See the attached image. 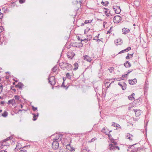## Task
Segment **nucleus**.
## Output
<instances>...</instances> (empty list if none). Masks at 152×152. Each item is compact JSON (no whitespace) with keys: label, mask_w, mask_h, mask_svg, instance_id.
I'll return each mask as SVG.
<instances>
[{"label":"nucleus","mask_w":152,"mask_h":152,"mask_svg":"<svg viewBox=\"0 0 152 152\" xmlns=\"http://www.w3.org/2000/svg\"><path fill=\"white\" fill-rule=\"evenodd\" d=\"M55 135L56 137L53 139V142L52 143V147L53 149L56 150L59 147L58 142L61 140L63 135L59 134H56Z\"/></svg>","instance_id":"f257e3e1"},{"label":"nucleus","mask_w":152,"mask_h":152,"mask_svg":"<svg viewBox=\"0 0 152 152\" xmlns=\"http://www.w3.org/2000/svg\"><path fill=\"white\" fill-rule=\"evenodd\" d=\"M50 83L52 86L56 84V82L55 78L54 76H51L48 78Z\"/></svg>","instance_id":"f03ea898"},{"label":"nucleus","mask_w":152,"mask_h":152,"mask_svg":"<svg viewBox=\"0 0 152 152\" xmlns=\"http://www.w3.org/2000/svg\"><path fill=\"white\" fill-rule=\"evenodd\" d=\"M121 19V18L120 16L119 15L115 16L113 19V21L114 23H117L120 22Z\"/></svg>","instance_id":"7ed1b4c3"},{"label":"nucleus","mask_w":152,"mask_h":152,"mask_svg":"<svg viewBox=\"0 0 152 152\" xmlns=\"http://www.w3.org/2000/svg\"><path fill=\"white\" fill-rule=\"evenodd\" d=\"M126 139H128L130 141H132L133 140L134 136L130 133H127L125 136Z\"/></svg>","instance_id":"20e7f679"},{"label":"nucleus","mask_w":152,"mask_h":152,"mask_svg":"<svg viewBox=\"0 0 152 152\" xmlns=\"http://www.w3.org/2000/svg\"><path fill=\"white\" fill-rule=\"evenodd\" d=\"M75 54L72 52H69L67 53V56L68 58L72 59L75 56Z\"/></svg>","instance_id":"39448f33"},{"label":"nucleus","mask_w":152,"mask_h":152,"mask_svg":"<svg viewBox=\"0 0 152 152\" xmlns=\"http://www.w3.org/2000/svg\"><path fill=\"white\" fill-rule=\"evenodd\" d=\"M113 8L115 13L119 14L121 12V9L119 6H116L113 7Z\"/></svg>","instance_id":"423d86ee"},{"label":"nucleus","mask_w":152,"mask_h":152,"mask_svg":"<svg viewBox=\"0 0 152 152\" xmlns=\"http://www.w3.org/2000/svg\"><path fill=\"white\" fill-rule=\"evenodd\" d=\"M66 148L71 151H75V148L70 144L66 145Z\"/></svg>","instance_id":"0eeeda50"},{"label":"nucleus","mask_w":152,"mask_h":152,"mask_svg":"<svg viewBox=\"0 0 152 152\" xmlns=\"http://www.w3.org/2000/svg\"><path fill=\"white\" fill-rule=\"evenodd\" d=\"M12 137H7V138L5 139L2 142V146H4L5 145H8L7 144L6 141H7L10 140L11 139Z\"/></svg>","instance_id":"6e6552de"},{"label":"nucleus","mask_w":152,"mask_h":152,"mask_svg":"<svg viewBox=\"0 0 152 152\" xmlns=\"http://www.w3.org/2000/svg\"><path fill=\"white\" fill-rule=\"evenodd\" d=\"M66 62H62L59 64V66L60 68L64 70L66 68Z\"/></svg>","instance_id":"1a4fd4ad"},{"label":"nucleus","mask_w":152,"mask_h":152,"mask_svg":"<svg viewBox=\"0 0 152 152\" xmlns=\"http://www.w3.org/2000/svg\"><path fill=\"white\" fill-rule=\"evenodd\" d=\"M134 111L136 117H139L141 114V110H140L134 109L133 110Z\"/></svg>","instance_id":"9d476101"},{"label":"nucleus","mask_w":152,"mask_h":152,"mask_svg":"<svg viewBox=\"0 0 152 152\" xmlns=\"http://www.w3.org/2000/svg\"><path fill=\"white\" fill-rule=\"evenodd\" d=\"M72 45L73 46L77 47V48H80L81 47L83 46V44L80 42V43H74Z\"/></svg>","instance_id":"9b49d317"},{"label":"nucleus","mask_w":152,"mask_h":152,"mask_svg":"<svg viewBox=\"0 0 152 152\" xmlns=\"http://www.w3.org/2000/svg\"><path fill=\"white\" fill-rule=\"evenodd\" d=\"M129 84L130 85H134L137 82V80L136 78L133 80H129Z\"/></svg>","instance_id":"f8f14e48"},{"label":"nucleus","mask_w":152,"mask_h":152,"mask_svg":"<svg viewBox=\"0 0 152 152\" xmlns=\"http://www.w3.org/2000/svg\"><path fill=\"white\" fill-rule=\"evenodd\" d=\"M131 47H128L127 48L124 49V50H122L120 52H119L118 53V54H121L122 53H123L124 52H127L129 51L130 50H131Z\"/></svg>","instance_id":"ddd939ff"},{"label":"nucleus","mask_w":152,"mask_h":152,"mask_svg":"<svg viewBox=\"0 0 152 152\" xmlns=\"http://www.w3.org/2000/svg\"><path fill=\"white\" fill-rule=\"evenodd\" d=\"M115 43L116 45L117 46L118 45H121L122 44L123 41L122 39H117L116 41H115Z\"/></svg>","instance_id":"4468645a"},{"label":"nucleus","mask_w":152,"mask_h":152,"mask_svg":"<svg viewBox=\"0 0 152 152\" xmlns=\"http://www.w3.org/2000/svg\"><path fill=\"white\" fill-rule=\"evenodd\" d=\"M23 86L24 85L23 83L20 82H19L18 84L15 86V87L16 88H19L21 89H22V88L23 87Z\"/></svg>","instance_id":"2eb2a0df"},{"label":"nucleus","mask_w":152,"mask_h":152,"mask_svg":"<svg viewBox=\"0 0 152 152\" xmlns=\"http://www.w3.org/2000/svg\"><path fill=\"white\" fill-rule=\"evenodd\" d=\"M84 59L88 62H91V57L87 55H85L83 56Z\"/></svg>","instance_id":"dca6fc26"},{"label":"nucleus","mask_w":152,"mask_h":152,"mask_svg":"<svg viewBox=\"0 0 152 152\" xmlns=\"http://www.w3.org/2000/svg\"><path fill=\"white\" fill-rule=\"evenodd\" d=\"M134 94L133 93L132 94L128 96V99L130 100H134L135 98L134 96Z\"/></svg>","instance_id":"f3484780"},{"label":"nucleus","mask_w":152,"mask_h":152,"mask_svg":"<svg viewBox=\"0 0 152 152\" xmlns=\"http://www.w3.org/2000/svg\"><path fill=\"white\" fill-rule=\"evenodd\" d=\"M66 68H67V69L68 70H70L71 69H72V65L68 63H66Z\"/></svg>","instance_id":"a211bd4d"},{"label":"nucleus","mask_w":152,"mask_h":152,"mask_svg":"<svg viewBox=\"0 0 152 152\" xmlns=\"http://www.w3.org/2000/svg\"><path fill=\"white\" fill-rule=\"evenodd\" d=\"M115 146L113 144H109V149L110 150L115 149Z\"/></svg>","instance_id":"6ab92c4d"},{"label":"nucleus","mask_w":152,"mask_h":152,"mask_svg":"<svg viewBox=\"0 0 152 152\" xmlns=\"http://www.w3.org/2000/svg\"><path fill=\"white\" fill-rule=\"evenodd\" d=\"M130 31V30L127 28H124L122 29L123 33L126 34L128 33Z\"/></svg>","instance_id":"aec40b11"},{"label":"nucleus","mask_w":152,"mask_h":152,"mask_svg":"<svg viewBox=\"0 0 152 152\" xmlns=\"http://www.w3.org/2000/svg\"><path fill=\"white\" fill-rule=\"evenodd\" d=\"M118 84L121 88L123 90H124L126 89V86H125L122 85L120 82L118 83Z\"/></svg>","instance_id":"412c9836"},{"label":"nucleus","mask_w":152,"mask_h":152,"mask_svg":"<svg viewBox=\"0 0 152 152\" xmlns=\"http://www.w3.org/2000/svg\"><path fill=\"white\" fill-rule=\"evenodd\" d=\"M14 103H15V101L14 99L9 100L7 103V104H13Z\"/></svg>","instance_id":"4be33fe9"},{"label":"nucleus","mask_w":152,"mask_h":152,"mask_svg":"<svg viewBox=\"0 0 152 152\" xmlns=\"http://www.w3.org/2000/svg\"><path fill=\"white\" fill-rule=\"evenodd\" d=\"M33 115V120L34 121H36L37 118H36V117H38L39 115V113H37V115H36L35 114V113H33L32 114Z\"/></svg>","instance_id":"5701e85b"},{"label":"nucleus","mask_w":152,"mask_h":152,"mask_svg":"<svg viewBox=\"0 0 152 152\" xmlns=\"http://www.w3.org/2000/svg\"><path fill=\"white\" fill-rule=\"evenodd\" d=\"M133 53L130 54L129 53H128L127 54V56L126 57V58L127 59H128L130 58H132L133 57Z\"/></svg>","instance_id":"b1692460"},{"label":"nucleus","mask_w":152,"mask_h":152,"mask_svg":"<svg viewBox=\"0 0 152 152\" xmlns=\"http://www.w3.org/2000/svg\"><path fill=\"white\" fill-rule=\"evenodd\" d=\"M101 4L103 6L107 7L109 4V2L107 1H105V2H104L103 1H102Z\"/></svg>","instance_id":"393cba45"},{"label":"nucleus","mask_w":152,"mask_h":152,"mask_svg":"<svg viewBox=\"0 0 152 152\" xmlns=\"http://www.w3.org/2000/svg\"><path fill=\"white\" fill-rule=\"evenodd\" d=\"M148 84L149 83L148 81H146L144 86V88H145V89H147L148 88Z\"/></svg>","instance_id":"a878e982"},{"label":"nucleus","mask_w":152,"mask_h":152,"mask_svg":"<svg viewBox=\"0 0 152 152\" xmlns=\"http://www.w3.org/2000/svg\"><path fill=\"white\" fill-rule=\"evenodd\" d=\"M132 150L131 151V152H137L138 150V148H132Z\"/></svg>","instance_id":"bb28decb"},{"label":"nucleus","mask_w":152,"mask_h":152,"mask_svg":"<svg viewBox=\"0 0 152 152\" xmlns=\"http://www.w3.org/2000/svg\"><path fill=\"white\" fill-rule=\"evenodd\" d=\"M135 102L136 103H139L140 102H142V99L141 98H139L138 99H137L135 101Z\"/></svg>","instance_id":"cd10ccee"},{"label":"nucleus","mask_w":152,"mask_h":152,"mask_svg":"<svg viewBox=\"0 0 152 152\" xmlns=\"http://www.w3.org/2000/svg\"><path fill=\"white\" fill-rule=\"evenodd\" d=\"M8 115V113L7 111H5L1 115L4 117H6Z\"/></svg>","instance_id":"c85d7f7f"},{"label":"nucleus","mask_w":152,"mask_h":152,"mask_svg":"<svg viewBox=\"0 0 152 152\" xmlns=\"http://www.w3.org/2000/svg\"><path fill=\"white\" fill-rule=\"evenodd\" d=\"M27 148V147L26 146L22 148V149H23L21 150L18 152H27V150H26V148Z\"/></svg>","instance_id":"c756f323"},{"label":"nucleus","mask_w":152,"mask_h":152,"mask_svg":"<svg viewBox=\"0 0 152 152\" xmlns=\"http://www.w3.org/2000/svg\"><path fill=\"white\" fill-rule=\"evenodd\" d=\"M124 65L126 68H129L131 66V64L130 63H129V64L126 63H124Z\"/></svg>","instance_id":"7c9ffc66"},{"label":"nucleus","mask_w":152,"mask_h":152,"mask_svg":"<svg viewBox=\"0 0 152 152\" xmlns=\"http://www.w3.org/2000/svg\"><path fill=\"white\" fill-rule=\"evenodd\" d=\"M74 66L75 67L74 69L75 70H77L78 68V64L77 63H75L74 64Z\"/></svg>","instance_id":"2f4dec72"},{"label":"nucleus","mask_w":152,"mask_h":152,"mask_svg":"<svg viewBox=\"0 0 152 152\" xmlns=\"http://www.w3.org/2000/svg\"><path fill=\"white\" fill-rule=\"evenodd\" d=\"M52 71L54 72H55L57 70V67L56 66H55L53 67L52 69Z\"/></svg>","instance_id":"473e14b6"},{"label":"nucleus","mask_w":152,"mask_h":152,"mask_svg":"<svg viewBox=\"0 0 152 152\" xmlns=\"http://www.w3.org/2000/svg\"><path fill=\"white\" fill-rule=\"evenodd\" d=\"M127 76H128V74H124L121 77V80H124V77H126Z\"/></svg>","instance_id":"72a5a7b5"},{"label":"nucleus","mask_w":152,"mask_h":152,"mask_svg":"<svg viewBox=\"0 0 152 152\" xmlns=\"http://www.w3.org/2000/svg\"><path fill=\"white\" fill-rule=\"evenodd\" d=\"M0 88L1 89V90L0 91V94H1L3 91V86L2 84L1 83H0Z\"/></svg>","instance_id":"f704fd0d"},{"label":"nucleus","mask_w":152,"mask_h":152,"mask_svg":"<svg viewBox=\"0 0 152 152\" xmlns=\"http://www.w3.org/2000/svg\"><path fill=\"white\" fill-rule=\"evenodd\" d=\"M114 69V68L113 67H110L109 68L108 70L110 72V73H111L113 71Z\"/></svg>","instance_id":"c9c22d12"},{"label":"nucleus","mask_w":152,"mask_h":152,"mask_svg":"<svg viewBox=\"0 0 152 152\" xmlns=\"http://www.w3.org/2000/svg\"><path fill=\"white\" fill-rule=\"evenodd\" d=\"M92 21V20H86L85 21V22H84L85 24H87L88 23H91V22Z\"/></svg>","instance_id":"e433bc0d"},{"label":"nucleus","mask_w":152,"mask_h":152,"mask_svg":"<svg viewBox=\"0 0 152 152\" xmlns=\"http://www.w3.org/2000/svg\"><path fill=\"white\" fill-rule=\"evenodd\" d=\"M10 89L11 90L13 91L14 92L16 91V90L15 88L13 86H11Z\"/></svg>","instance_id":"4c0bfd02"},{"label":"nucleus","mask_w":152,"mask_h":152,"mask_svg":"<svg viewBox=\"0 0 152 152\" xmlns=\"http://www.w3.org/2000/svg\"><path fill=\"white\" fill-rule=\"evenodd\" d=\"M100 35V34H98L97 35L94 37L93 38V40H96L97 39H98L99 38V36Z\"/></svg>","instance_id":"58836bf2"},{"label":"nucleus","mask_w":152,"mask_h":152,"mask_svg":"<svg viewBox=\"0 0 152 152\" xmlns=\"http://www.w3.org/2000/svg\"><path fill=\"white\" fill-rule=\"evenodd\" d=\"M111 131H110L109 132V134H107V135H108L109 139L110 140H111V137H112V136L110 134V132Z\"/></svg>","instance_id":"ea45409f"},{"label":"nucleus","mask_w":152,"mask_h":152,"mask_svg":"<svg viewBox=\"0 0 152 152\" xmlns=\"http://www.w3.org/2000/svg\"><path fill=\"white\" fill-rule=\"evenodd\" d=\"M113 28V27L112 26L110 27V29L107 32V34H108L112 32L111 29Z\"/></svg>","instance_id":"a19ab883"},{"label":"nucleus","mask_w":152,"mask_h":152,"mask_svg":"<svg viewBox=\"0 0 152 152\" xmlns=\"http://www.w3.org/2000/svg\"><path fill=\"white\" fill-rule=\"evenodd\" d=\"M21 145L20 143L17 144V145H16V149H20V148L19 145Z\"/></svg>","instance_id":"79ce46f5"},{"label":"nucleus","mask_w":152,"mask_h":152,"mask_svg":"<svg viewBox=\"0 0 152 152\" xmlns=\"http://www.w3.org/2000/svg\"><path fill=\"white\" fill-rule=\"evenodd\" d=\"M66 77L69 78V79H70V74L69 73H68L66 74Z\"/></svg>","instance_id":"37998d69"},{"label":"nucleus","mask_w":152,"mask_h":152,"mask_svg":"<svg viewBox=\"0 0 152 152\" xmlns=\"http://www.w3.org/2000/svg\"><path fill=\"white\" fill-rule=\"evenodd\" d=\"M15 99L19 100V97L18 96L15 95Z\"/></svg>","instance_id":"c03bdc74"},{"label":"nucleus","mask_w":152,"mask_h":152,"mask_svg":"<svg viewBox=\"0 0 152 152\" xmlns=\"http://www.w3.org/2000/svg\"><path fill=\"white\" fill-rule=\"evenodd\" d=\"M3 29L4 28L2 26H0V33L3 31Z\"/></svg>","instance_id":"a18cd8bd"},{"label":"nucleus","mask_w":152,"mask_h":152,"mask_svg":"<svg viewBox=\"0 0 152 152\" xmlns=\"http://www.w3.org/2000/svg\"><path fill=\"white\" fill-rule=\"evenodd\" d=\"M32 110L33 111H35L37 109V108L36 107H35L34 106H33L32 107Z\"/></svg>","instance_id":"49530a36"},{"label":"nucleus","mask_w":152,"mask_h":152,"mask_svg":"<svg viewBox=\"0 0 152 152\" xmlns=\"http://www.w3.org/2000/svg\"><path fill=\"white\" fill-rule=\"evenodd\" d=\"M116 123H115L114 122H113L112 124V126L114 127L116 126Z\"/></svg>","instance_id":"de8ad7c7"},{"label":"nucleus","mask_w":152,"mask_h":152,"mask_svg":"<svg viewBox=\"0 0 152 152\" xmlns=\"http://www.w3.org/2000/svg\"><path fill=\"white\" fill-rule=\"evenodd\" d=\"M3 14L0 12V19H2L3 18Z\"/></svg>","instance_id":"09e8293b"},{"label":"nucleus","mask_w":152,"mask_h":152,"mask_svg":"<svg viewBox=\"0 0 152 152\" xmlns=\"http://www.w3.org/2000/svg\"><path fill=\"white\" fill-rule=\"evenodd\" d=\"M107 10H105L104 11V13L107 16H109V15H108V13H107Z\"/></svg>","instance_id":"8fccbe9b"},{"label":"nucleus","mask_w":152,"mask_h":152,"mask_svg":"<svg viewBox=\"0 0 152 152\" xmlns=\"http://www.w3.org/2000/svg\"><path fill=\"white\" fill-rule=\"evenodd\" d=\"M96 137H94L91 140V142H93L94 141V140H96Z\"/></svg>","instance_id":"3c124183"},{"label":"nucleus","mask_w":152,"mask_h":152,"mask_svg":"<svg viewBox=\"0 0 152 152\" xmlns=\"http://www.w3.org/2000/svg\"><path fill=\"white\" fill-rule=\"evenodd\" d=\"M19 2L20 3L22 4L25 2L24 0H20Z\"/></svg>","instance_id":"603ef678"},{"label":"nucleus","mask_w":152,"mask_h":152,"mask_svg":"<svg viewBox=\"0 0 152 152\" xmlns=\"http://www.w3.org/2000/svg\"><path fill=\"white\" fill-rule=\"evenodd\" d=\"M105 130V127H104L102 129L101 131H102V132H103L104 133H105V132H104V131Z\"/></svg>","instance_id":"864d4df0"},{"label":"nucleus","mask_w":152,"mask_h":152,"mask_svg":"<svg viewBox=\"0 0 152 152\" xmlns=\"http://www.w3.org/2000/svg\"><path fill=\"white\" fill-rule=\"evenodd\" d=\"M77 39L78 40H80V41H81V42H82V41L84 40H82V39L80 40V37L79 36H77Z\"/></svg>","instance_id":"5fc2aeb1"},{"label":"nucleus","mask_w":152,"mask_h":152,"mask_svg":"<svg viewBox=\"0 0 152 152\" xmlns=\"http://www.w3.org/2000/svg\"><path fill=\"white\" fill-rule=\"evenodd\" d=\"M136 144H134L132 145H130L128 147V148H131L132 147H133L134 145H135Z\"/></svg>","instance_id":"6e6d98bb"},{"label":"nucleus","mask_w":152,"mask_h":152,"mask_svg":"<svg viewBox=\"0 0 152 152\" xmlns=\"http://www.w3.org/2000/svg\"><path fill=\"white\" fill-rule=\"evenodd\" d=\"M113 143V145H114L115 146H116V145H117V143L116 142H114V141L113 140V142H112Z\"/></svg>","instance_id":"4d7b16f0"},{"label":"nucleus","mask_w":152,"mask_h":152,"mask_svg":"<svg viewBox=\"0 0 152 152\" xmlns=\"http://www.w3.org/2000/svg\"><path fill=\"white\" fill-rule=\"evenodd\" d=\"M61 86L64 87H65L66 86H65L64 85V81L62 83V85H61Z\"/></svg>","instance_id":"13d9d810"},{"label":"nucleus","mask_w":152,"mask_h":152,"mask_svg":"<svg viewBox=\"0 0 152 152\" xmlns=\"http://www.w3.org/2000/svg\"><path fill=\"white\" fill-rule=\"evenodd\" d=\"M115 127H118V128H120V125L119 124H118L116 123V125Z\"/></svg>","instance_id":"bf43d9fd"},{"label":"nucleus","mask_w":152,"mask_h":152,"mask_svg":"<svg viewBox=\"0 0 152 152\" xmlns=\"http://www.w3.org/2000/svg\"><path fill=\"white\" fill-rule=\"evenodd\" d=\"M114 80H117V81H119V80H121V78H115L114 79Z\"/></svg>","instance_id":"052dcab7"},{"label":"nucleus","mask_w":152,"mask_h":152,"mask_svg":"<svg viewBox=\"0 0 152 152\" xmlns=\"http://www.w3.org/2000/svg\"><path fill=\"white\" fill-rule=\"evenodd\" d=\"M132 70H131V71H130L129 70H128L127 71V74H129L132 71Z\"/></svg>","instance_id":"680f3d73"},{"label":"nucleus","mask_w":152,"mask_h":152,"mask_svg":"<svg viewBox=\"0 0 152 152\" xmlns=\"http://www.w3.org/2000/svg\"><path fill=\"white\" fill-rule=\"evenodd\" d=\"M118 149V150H119L120 148H119V147H118V146H115V149Z\"/></svg>","instance_id":"e2e57ef3"},{"label":"nucleus","mask_w":152,"mask_h":152,"mask_svg":"<svg viewBox=\"0 0 152 152\" xmlns=\"http://www.w3.org/2000/svg\"><path fill=\"white\" fill-rule=\"evenodd\" d=\"M110 83L109 81H107L105 83V86H106V85H107L108 84Z\"/></svg>","instance_id":"0e129e2a"},{"label":"nucleus","mask_w":152,"mask_h":152,"mask_svg":"<svg viewBox=\"0 0 152 152\" xmlns=\"http://www.w3.org/2000/svg\"><path fill=\"white\" fill-rule=\"evenodd\" d=\"M26 111V110H25L24 109H23V110H21V109H20L19 110H18V112H20V111Z\"/></svg>","instance_id":"69168bd1"},{"label":"nucleus","mask_w":152,"mask_h":152,"mask_svg":"<svg viewBox=\"0 0 152 152\" xmlns=\"http://www.w3.org/2000/svg\"><path fill=\"white\" fill-rule=\"evenodd\" d=\"M0 152H7V151L5 150H1L0 151Z\"/></svg>","instance_id":"338daca9"},{"label":"nucleus","mask_w":152,"mask_h":152,"mask_svg":"<svg viewBox=\"0 0 152 152\" xmlns=\"http://www.w3.org/2000/svg\"><path fill=\"white\" fill-rule=\"evenodd\" d=\"M4 103V101H1V104H3Z\"/></svg>","instance_id":"774afa93"}]
</instances>
